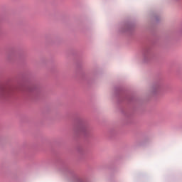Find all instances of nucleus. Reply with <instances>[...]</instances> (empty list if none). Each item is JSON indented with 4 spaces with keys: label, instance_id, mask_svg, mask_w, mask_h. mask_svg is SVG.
Instances as JSON below:
<instances>
[{
    "label": "nucleus",
    "instance_id": "obj_1",
    "mask_svg": "<svg viewBox=\"0 0 182 182\" xmlns=\"http://www.w3.org/2000/svg\"><path fill=\"white\" fill-rule=\"evenodd\" d=\"M155 21H156V23L160 22V17L159 16H156L155 17Z\"/></svg>",
    "mask_w": 182,
    "mask_h": 182
}]
</instances>
